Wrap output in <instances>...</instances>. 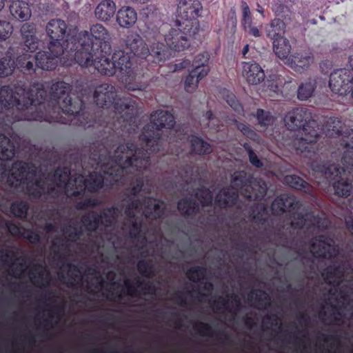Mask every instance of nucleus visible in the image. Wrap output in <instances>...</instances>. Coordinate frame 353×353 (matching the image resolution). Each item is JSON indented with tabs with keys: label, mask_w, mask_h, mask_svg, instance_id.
<instances>
[{
	"label": "nucleus",
	"mask_w": 353,
	"mask_h": 353,
	"mask_svg": "<svg viewBox=\"0 0 353 353\" xmlns=\"http://www.w3.org/2000/svg\"><path fill=\"white\" fill-rule=\"evenodd\" d=\"M284 121L288 130L298 131L299 134L293 141V147L297 153L309 160L319 154L316 141L321 128L308 109H292L286 114Z\"/></svg>",
	"instance_id": "nucleus-11"
},
{
	"label": "nucleus",
	"mask_w": 353,
	"mask_h": 353,
	"mask_svg": "<svg viewBox=\"0 0 353 353\" xmlns=\"http://www.w3.org/2000/svg\"><path fill=\"white\" fill-rule=\"evenodd\" d=\"M241 9L242 12V20L241 24L244 26L252 21L251 17V12L248 3L243 1L241 3Z\"/></svg>",
	"instance_id": "nucleus-48"
},
{
	"label": "nucleus",
	"mask_w": 353,
	"mask_h": 353,
	"mask_svg": "<svg viewBox=\"0 0 353 353\" xmlns=\"http://www.w3.org/2000/svg\"><path fill=\"white\" fill-rule=\"evenodd\" d=\"M163 26L164 24L161 27V30L163 33H161L157 28L154 30L152 34L150 33L149 30L146 31L145 37L150 42H152L149 56L152 57L153 58L152 61L157 63L165 61L168 57V51L163 43L154 42L155 41H159L162 37H163L165 41L164 35L168 32L170 27L167 30H163Z\"/></svg>",
	"instance_id": "nucleus-21"
},
{
	"label": "nucleus",
	"mask_w": 353,
	"mask_h": 353,
	"mask_svg": "<svg viewBox=\"0 0 353 353\" xmlns=\"http://www.w3.org/2000/svg\"><path fill=\"white\" fill-rule=\"evenodd\" d=\"M13 97V90L10 86L4 85L0 88V172L8 175L10 184H17L20 190H28L26 181L27 179H19V176H23L27 171L26 174L31 177L36 170L35 168L28 171V165L23 161L10 164V160L15 154V145L10 138L17 141L13 128H10V123L13 122L10 119V114L14 113L10 109Z\"/></svg>",
	"instance_id": "nucleus-6"
},
{
	"label": "nucleus",
	"mask_w": 353,
	"mask_h": 353,
	"mask_svg": "<svg viewBox=\"0 0 353 353\" xmlns=\"http://www.w3.org/2000/svg\"><path fill=\"white\" fill-rule=\"evenodd\" d=\"M314 59L312 56L303 53H296L292 56L290 63L292 68L297 72H301L307 68L313 62Z\"/></svg>",
	"instance_id": "nucleus-33"
},
{
	"label": "nucleus",
	"mask_w": 353,
	"mask_h": 353,
	"mask_svg": "<svg viewBox=\"0 0 353 353\" xmlns=\"http://www.w3.org/2000/svg\"><path fill=\"white\" fill-rule=\"evenodd\" d=\"M226 101L228 105L236 112H240L242 109L241 105L236 97L232 94H228L227 95Z\"/></svg>",
	"instance_id": "nucleus-50"
},
{
	"label": "nucleus",
	"mask_w": 353,
	"mask_h": 353,
	"mask_svg": "<svg viewBox=\"0 0 353 353\" xmlns=\"http://www.w3.org/2000/svg\"><path fill=\"white\" fill-rule=\"evenodd\" d=\"M326 135L329 137H343V143L345 150L353 148V129L346 128L342 121L336 117H330L325 121Z\"/></svg>",
	"instance_id": "nucleus-19"
},
{
	"label": "nucleus",
	"mask_w": 353,
	"mask_h": 353,
	"mask_svg": "<svg viewBox=\"0 0 353 353\" xmlns=\"http://www.w3.org/2000/svg\"><path fill=\"white\" fill-rule=\"evenodd\" d=\"M303 283L301 282L293 287V292L295 294L302 293L303 292Z\"/></svg>",
	"instance_id": "nucleus-59"
},
{
	"label": "nucleus",
	"mask_w": 353,
	"mask_h": 353,
	"mask_svg": "<svg viewBox=\"0 0 353 353\" xmlns=\"http://www.w3.org/2000/svg\"><path fill=\"white\" fill-rule=\"evenodd\" d=\"M243 28L245 32L250 36H253L254 37H259L261 36L259 28L256 26H253L252 21L243 26Z\"/></svg>",
	"instance_id": "nucleus-52"
},
{
	"label": "nucleus",
	"mask_w": 353,
	"mask_h": 353,
	"mask_svg": "<svg viewBox=\"0 0 353 353\" xmlns=\"http://www.w3.org/2000/svg\"><path fill=\"white\" fill-rule=\"evenodd\" d=\"M35 24L26 23L21 28V33L23 39V50L34 52L39 46V40L36 36Z\"/></svg>",
	"instance_id": "nucleus-24"
},
{
	"label": "nucleus",
	"mask_w": 353,
	"mask_h": 353,
	"mask_svg": "<svg viewBox=\"0 0 353 353\" xmlns=\"http://www.w3.org/2000/svg\"><path fill=\"white\" fill-rule=\"evenodd\" d=\"M209 61V54L208 52H203L198 54L192 62L194 70L201 72L204 69H207V74L209 72V67L208 65Z\"/></svg>",
	"instance_id": "nucleus-41"
},
{
	"label": "nucleus",
	"mask_w": 353,
	"mask_h": 353,
	"mask_svg": "<svg viewBox=\"0 0 353 353\" xmlns=\"http://www.w3.org/2000/svg\"><path fill=\"white\" fill-rule=\"evenodd\" d=\"M256 117L261 126H268L274 122V117L271 113L262 109L257 110Z\"/></svg>",
	"instance_id": "nucleus-45"
},
{
	"label": "nucleus",
	"mask_w": 353,
	"mask_h": 353,
	"mask_svg": "<svg viewBox=\"0 0 353 353\" xmlns=\"http://www.w3.org/2000/svg\"><path fill=\"white\" fill-rule=\"evenodd\" d=\"M120 347L115 343L105 342L101 347L90 346V353H120Z\"/></svg>",
	"instance_id": "nucleus-42"
},
{
	"label": "nucleus",
	"mask_w": 353,
	"mask_h": 353,
	"mask_svg": "<svg viewBox=\"0 0 353 353\" xmlns=\"http://www.w3.org/2000/svg\"><path fill=\"white\" fill-rule=\"evenodd\" d=\"M352 81L351 71L346 68H341L331 73L329 86L333 92L344 95L350 92Z\"/></svg>",
	"instance_id": "nucleus-20"
},
{
	"label": "nucleus",
	"mask_w": 353,
	"mask_h": 353,
	"mask_svg": "<svg viewBox=\"0 0 353 353\" xmlns=\"http://www.w3.org/2000/svg\"><path fill=\"white\" fill-rule=\"evenodd\" d=\"M284 183L290 187L303 192L310 190V185L302 178L296 175H287L284 178Z\"/></svg>",
	"instance_id": "nucleus-38"
},
{
	"label": "nucleus",
	"mask_w": 353,
	"mask_h": 353,
	"mask_svg": "<svg viewBox=\"0 0 353 353\" xmlns=\"http://www.w3.org/2000/svg\"><path fill=\"white\" fill-rule=\"evenodd\" d=\"M348 63L353 70V54L350 55L348 58Z\"/></svg>",
	"instance_id": "nucleus-64"
},
{
	"label": "nucleus",
	"mask_w": 353,
	"mask_h": 353,
	"mask_svg": "<svg viewBox=\"0 0 353 353\" xmlns=\"http://www.w3.org/2000/svg\"><path fill=\"white\" fill-rule=\"evenodd\" d=\"M104 52L99 53L75 52L74 59L81 66L92 67L94 71L107 75H114L119 72V79L128 90H141L139 83L141 78V72L138 67L133 64L130 55L123 50L115 52L112 61L106 57Z\"/></svg>",
	"instance_id": "nucleus-7"
},
{
	"label": "nucleus",
	"mask_w": 353,
	"mask_h": 353,
	"mask_svg": "<svg viewBox=\"0 0 353 353\" xmlns=\"http://www.w3.org/2000/svg\"><path fill=\"white\" fill-rule=\"evenodd\" d=\"M172 233L174 223L165 216L164 202L149 198L147 203L133 200L107 208L101 214L90 211L82 216L85 235L79 246L82 260L61 263L59 274L65 287L74 291L72 301L85 304L102 297L126 307L140 304L157 295L162 279H152L157 270L154 259L172 263L170 249L174 241L163 237Z\"/></svg>",
	"instance_id": "nucleus-1"
},
{
	"label": "nucleus",
	"mask_w": 353,
	"mask_h": 353,
	"mask_svg": "<svg viewBox=\"0 0 353 353\" xmlns=\"http://www.w3.org/2000/svg\"><path fill=\"white\" fill-rule=\"evenodd\" d=\"M225 242H226V237H224L222 239V241L220 243V247L223 246L225 244ZM214 249L219 252V253L217 254V256H216L215 259L216 260V262L219 264V265H221L222 263L224 262V259H225V257L226 255V251H225L221 248L215 247Z\"/></svg>",
	"instance_id": "nucleus-51"
},
{
	"label": "nucleus",
	"mask_w": 353,
	"mask_h": 353,
	"mask_svg": "<svg viewBox=\"0 0 353 353\" xmlns=\"http://www.w3.org/2000/svg\"><path fill=\"white\" fill-rule=\"evenodd\" d=\"M10 14L19 21H28L31 17V10L28 4L23 1H13L10 6Z\"/></svg>",
	"instance_id": "nucleus-30"
},
{
	"label": "nucleus",
	"mask_w": 353,
	"mask_h": 353,
	"mask_svg": "<svg viewBox=\"0 0 353 353\" xmlns=\"http://www.w3.org/2000/svg\"><path fill=\"white\" fill-rule=\"evenodd\" d=\"M324 227L325 226L323 223L321 224V218L319 216L309 212V239Z\"/></svg>",
	"instance_id": "nucleus-43"
},
{
	"label": "nucleus",
	"mask_w": 353,
	"mask_h": 353,
	"mask_svg": "<svg viewBox=\"0 0 353 353\" xmlns=\"http://www.w3.org/2000/svg\"><path fill=\"white\" fill-rule=\"evenodd\" d=\"M285 30V24L280 19H273L265 26L266 36L273 41L281 38H285L283 34Z\"/></svg>",
	"instance_id": "nucleus-31"
},
{
	"label": "nucleus",
	"mask_w": 353,
	"mask_h": 353,
	"mask_svg": "<svg viewBox=\"0 0 353 353\" xmlns=\"http://www.w3.org/2000/svg\"><path fill=\"white\" fill-rule=\"evenodd\" d=\"M249 51H250V46L248 44H246L242 50V55H243V58L247 59V58H249L250 57H251L250 54L248 56H247Z\"/></svg>",
	"instance_id": "nucleus-60"
},
{
	"label": "nucleus",
	"mask_w": 353,
	"mask_h": 353,
	"mask_svg": "<svg viewBox=\"0 0 353 353\" xmlns=\"http://www.w3.org/2000/svg\"><path fill=\"white\" fill-rule=\"evenodd\" d=\"M242 320L249 330L253 329L257 324L255 315L252 312L247 313Z\"/></svg>",
	"instance_id": "nucleus-49"
},
{
	"label": "nucleus",
	"mask_w": 353,
	"mask_h": 353,
	"mask_svg": "<svg viewBox=\"0 0 353 353\" xmlns=\"http://www.w3.org/2000/svg\"><path fill=\"white\" fill-rule=\"evenodd\" d=\"M194 327L202 337L212 338L214 335V329L210 323L200 322L195 324Z\"/></svg>",
	"instance_id": "nucleus-44"
},
{
	"label": "nucleus",
	"mask_w": 353,
	"mask_h": 353,
	"mask_svg": "<svg viewBox=\"0 0 353 353\" xmlns=\"http://www.w3.org/2000/svg\"><path fill=\"white\" fill-rule=\"evenodd\" d=\"M192 170L190 166L185 170L177 172L174 175V179L167 181L165 183V189L172 194L177 192H186L190 197H186L179 201L178 210L182 214L187 217H193L201 213V210L205 211L208 208L209 216H214L215 212L212 209L213 194L212 192L204 186H200L196 189L192 185Z\"/></svg>",
	"instance_id": "nucleus-9"
},
{
	"label": "nucleus",
	"mask_w": 353,
	"mask_h": 353,
	"mask_svg": "<svg viewBox=\"0 0 353 353\" xmlns=\"http://www.w3.org/2000/svg\"><path fill=\"white\" fill-rule=\"evenodd\" d=\"M191 61L188 59H185L179 63H176L174 65V70H180L186 68L190 65Z\"/></svg>",
	"instance_id": "nucleus-57"
},
{
	"label": "nucleus",
	"mask_w": 353,
	"mask_h": 353,
	"mask_svg": "<svg viewBox=\"0 0 353 353\" xmlns=\"http://www.w3.org/2000/svg\"><path fill=\"white\" fill-rule=\"evenodd\" d=\"M40 51L34 57L36 66L46 70L54 69L57 63V58L61 54L55 55L53 50Z\"/></svg>",
	"instance_id": "nucleus-27"
},
{
	"label": "nucleus",
	"mask_w": 353,
	"mask_h": 353,
	"mask_svg": "<svg viewBox=\"0 0 353 353\" xmlns=\"http://www.w3.org/2000/svg\"><path fill=\"white\" fill-rule=\"evenodd\" d=\"M207 75V69H204L201 72L192 70L188 76H187L185 81V88L188 92H192L194 90L199 81Z\"/></svg>",
	"instance_id": "nucleus-34"
},
{
	"label": "nucleus",
	"mask_w": 353,
	"mask_h": 353,
	"mask_svg": "<svg viewBox=\"0 0 353 353\" xmlns=\"http://www.w3.org/2000/svg\"><path fill=\"white\" fill-rule=\"evenodd\" d=\"M14 69V61L10 57L0 59V78L11 74Z\"/></svg>",
	"instance_id": "nucleus-40"
},
{
	"label": "nucleus",
	"mask_w": 353,
	"mask_h": 353,
	"mask_svg": "<svg viewBox=\"0 0 353 353\" xmlns=\"http://www.w3.org/2000/svg\"><path fill=\"white\" fill-rule=\"evenodd\" d=\"M237 127H238V129L241 132H242V133L244 135H245L247 137H248L250 139H254L255 137H256V134L246 125L240 123L237 125Z\"/></svg>",
	"instance_id": "nucleus-54"
},
{
	"label": "nucleus",
	"mask_w": 353,
	"mask_h": 353,
	"mask_svg": "<svg viewBox=\"0 0 353 353\" xmlns=\"http://www.w3.org/2000/svg\"><path fill=\"white\" fill-rule=\"evenodd\" d=\"M13 259L14 261L11 262L9 266V275L16 279H21L28 272L30 281L35 287L46 288L50 285L52 282L51 274L44 263H36L30 267L26 256H19L17 254V256L14 257Z\"/></svg>",
	"instance_id": "nucleus-16"
},
{
	"label": "nucleus",
	"mask_w": 353,
	"mask_h": 353,
	"mask_svg": "<svg viewBox=\"0 0 353 353\" xmlns=\"http://www.w3.org/2000/svg\"><path fill=\"white\" fill-rule=\"evenodd\" d=\"M30 53L26 52L19 56L16 63L14 62V68L17 67L21 72L27 74H30L35 71L34 58Z\"/></svg>",
	"instance_id": "nucleus-32"
},
{
	"label": "nucleus",
	"mask_w": 353,
	"mask_h": 353,
	"mask_svg": "<svg viewBox=\"0 0 353 353\" xmlns=\"http://www.w3.org/2000/svg\"><path fill=\"white\" fill-rule=\"evenodd\" d=\"M67 25L63 20L60 19H51L46 25V31L47 35L52 39L48 45V49L53 50L55 55L65 54L66 58L74 57L75 50H70L73 40L76 36L68 38L66 41L61 43L66 34Z\"/></svg>",
	"instance_id": "nucleus-17"
},
{
	"label": "nucleus",
	"mask_w": 353,
	"mask_h": 353,
	"mask_svg": "<svg viewBox=\"0 0 353 353\" xmlns=\"http://www.w3.org/2000/svg\"><path fill=\"white\" fill-rule=\"evenodd\" d=\"M256 6H257V8L256 9V11L257 12H259V14H261V15L262 16L263 18L265 17V15H264V8L263 7H262L261 5H259L258 3H256Z\"/></svg>",
	"instance_id": "nucleus-61"
},
{
	"label": "nucleus",
	"mask_w": 353,
	"mask_h": 353,
	"mask_svg": "<svg viewBox=\"0 0 353 353\" xmlns=\"http://www.w3.org/2000/svg\"><path fill=\"white\" fill-rule=\"evenodd\" d=\"M322 153L310 159L312 169L318 173L323 174L330 182L336 194L347 197L352 190V179L346 176V173L352 174L353 170V148L352 150L344 151L341 163L343 168L322 161Z\"/></svg>",
	"instance_id": "nucleus-14"
},
{
	"label": "nucleus",
	"mask_w": 353,
	"mask_h": 353,
	"mask_svg": "<svg viewBox=\"0 0 353 353\" xmlns=\"http://www.w3.org/2000/svg\"><path fill=\"white\" fill-rule=\"evenodd\" d=\"M256 248H258L261 252H265L268 254V256L271 259H272L274 261L276 262V264H278L279 265H282V263H279V261H276V259H275V253H276L275 248L267 249V250H265V248L263 246H261V245H256Z\"/></svg>",
	"instance_id": "nucleus-55"
},
{
	"label": "nucleus",
	"mask_w": 353,
	"mask_h": 353,
	"mask_svg": "<svg viewBox=\"0 0 353 353\" xmlns=\"http://www.w3.org/2000/svg\"><path fill=\"white\" fill-rule=\"evenodd\" d=\"M206 118L208 119V120L209 121H211L213 119V114L211 111H208L206 112Z\"/></svg>",
	"instance_id": "nucleus-63"
},
{
	"label": "nucleus",
	"mask_w": 353,
	"mask_h": 353,
	"mask_svg": "<svg viewBox=\"0 0 353 353\" xmlns=\"http://www.w3.org/2000/svg\"><path fill=\"white\" fill-rule=\"evenodd\" d=\"M143 14L145 16L147 19H150V17H152L153 16L157 17V11L156 8L154 6H148L146 7V8L143 11Z\"/></svg>",
	"instance_id": "nucleus-56"
},
{
	"label": "nucleus",
	"mask_w": 353,
	"mask_h": 353,
	"mask_svg": "<svg viewBox=\"0 0 353 353\" xmlns=\"http://www.w3.org/2000/svg\"><path fill=\"white\" fill-rule=\"evenodd\" d=\"M150 123L144 126L139 137L141 148L132 142L125 144L94 143L90 147L89 154H71L69 157L71 173L79 190L72 194L97 192L105 186L129 183L130 187L123 194V201H136L147 203L154 188L144 172L150 165V154L164 150L165 140L162 129H169L167 137L172 153L179 156L189 141L183 130L171 129L174 123V116L166 110H157L151 114ZM108 141L107 142H108Z\"/></svg>",
	"instance_id": "nucleus-3"
},
{
	"label": "nucleus",
	"mask_w": 353,
	"mask_h": 353,
	"mask_svg": "<svg viewBox=\"0 0 353 353\" xmlns=\"http://www.w3.org/2000/svg\"><path fill=\"white\" fill-rule=\"evenodd\" d=\"M244 148L248 153L250 162L256 168H261L263 166V163L258 158L257 155L254 152L252 148L248 144H245Z\"/></svg>",
	"instance_id": "nucleus-47"
},
{
	"label": "nucleus",
	"mask_w": 353,
	"mask_h": 353,
	"mask_svg": "<svg viewBox=\"0 0 353 353\" xmlns=\"http://www.w3.org/2000/svg\"><path fill=\"white\" fill-rule=\"evenodd\" d=\"M125 46L130 52L138 58L145 59L149 56L150 49L147 43L137 33L128 35L125 39Z\"/></svg>",
	"instance_id": "nucleus-23"
},
{
	"label": "nucleus",
	"mask_w": 353,
	"mask_h": 353,
	"mask_svg": "<svg viewBox=\"0 0 353 353\" xmlns=\"http://www.w3.org/2000/svg\"><path fill=\"white\" fill-rule=\"evenodd\" d=\"M291 46L286 38H281L273 41V50L277 57L280 59L286 58L290 52Z\"/></svg>",
	"instance_id": "nucleus-39"
},
{
	"label": "nucleus",
	"mask_w": 353,
	"mask_h": 353,
	"mask_svg": "<svg viewBox=\"0 0 353 353\" xmlns=\"http://www.w3.org/2000/svg\"><path fill=\"white\" fill-rule=\"evenodd\" d=\"M2 229L15 236H22L32 244H37L41 241V235L31 229L21 227L10 221L4 219L1 223Z\"/></svg>",
	"instance_id": "nucleus-22"
},
{
	"label": "nucleus",
	"mask_w": 353,
	"mask_h": 353,
	"mask_svg": "<svg viewBox=\"0 0 353 353\" xmlns=\"http://www.w3.org/2000/svg\"><path fill=\"white\" fill-rule=\"evenodd\" d=\"M12 26L10 22L6 20H0V41H5L12 33Z\"/></svg>",
	"instance_id": "nucleus-46"
},
{
	"label": "nucleus",
	"mask_w": 353,
	"mask_h": 353,
	"mask_svg": "<svg viewBox=\"0 0 353 353\" xmlns=\"http://www.w3.org/2000/svg\"><path fill=\"white\" fill-rule=\"evenodd\" d=\"M207 269L202 266L190 268L186 274L190 281L199 284V288H187L185 290H176L171 296V300L182 307L187 308L191 303L188 299L190 296L192 302L202 303L205 299L211 305L214 312L221 316L220 321L228 323L232 327L239 320V314L243 307L239 295L235 293H227L225 296L212 297L214 285L205 279Z\"/></svg>",
	"instance_id": "nucleus-5"
},
{
	"label": "nucleus",
	"mask_w": 353,
	"mask_h": 353,
	"mask_svg": "<svg viewBox=\"0 0 353 353\" xmlns=\"http://www.w3.org/2000/svg\"><path fill=\"white\" fill-rule=\"evenodd\" d=\"M341 338L336 333L325 334L319 330L316 335V348L312 350L309 346V350L312 353H353L350 334L345 333L347 343L341 342Z\"/></svg>",
	"instance_id": "nucleus-18"
},
{
	"label": "nucleus",
	"mask_w": 353,
	"mask_h": 353,
	"mask_svg": "<svg viewBox=\"0 0 353 353\" xmlns=\"http://www.w3.org/2000/svg\"><path fill=\"white\" fill-rule=\"evenodd\" d=\"M116 12V4L112 0H103L96 7L94 14L96 18L101 21H110Z\"/></svg>",
	"instance_id": "nucleus-28"
},
{
	"label": "nucleus",
	"mask_w": 353,
	"mask_h": 353,
	"mask_svg": "<svg viewBox=\"0 0 353 353\" xmlns=\"http://www.w3.org/2000/svg\"><path fill=\"white\" fill-rule=\"evenodd\" d=\"M179 2L180 16L170 23H165L163 30L168 32L164 35L168 46L174 51H182L189 47V37L195 36L200 31L196 18L200 17L202 5L199 0H176Z\"/></svg>",
	"instance_id": "nucleus-10"
},
{
	"label": "nucleus",
	"mask_w": 353,
	"mask_h": 353,
	"mask_svg": "<svg viewBox=\"0 0 353 353\" xmlns=\"http://www.w3.org/2000/svg\"><path fill=\"white\" fill-rule=\"evenodd\" d=\"M48 287L46 288H41V290H46L45 292L41 294L37 301L46 305L50 308L49 310V317L50 319H53L55 316V312L51 307V303L54 301V299L57 296V292L55 290H49Z\"/></svg>",
	"instance_id": "nucleus-35"
},
{
	"label": "nucleus",
	"mask_w": 353,
	"mask_h": 353,
	"mask_svg": "<svg viewBox=\"0 0 353 353\" xmlns=\"http://www.w3.org/2000/svg\"><path fill=\"white\" fill-rule=\"evenodd\" d=\"M116 97V89L112 84L104 83L95 88L94 100L97 105L103 108L113 106L116 111L114 114L117 115V120L114 121L113 131L117 134H120V131L130 134L137 128L135 124L137 103L123 101L119 107V103L114 104Z\"/></svg>",
	"instance_id": "nucleus-12"
},
{
	"label": "nucleus",
	"mask_w": 353,
	"mask_h": 353,
	"mask_svg": "<svg viewBox=\"0 0 353 353\" xmlns=\"http://www.w3.org/2000/svg\"><path fill=\"white\" fill-rule=\"evenodd\" d=\"M246 246L245 245H243L241 248V252H234L232 253L233 259L231 260V263L236 266L237 268V265L239 261H241L244 257V252H245Z\"/></svg>",
	"instance_id": "nucleus-53"
},
{
	"label": "nucleus",
	"mask_w": 353,
	"mask_h": 353,
	"mask_svg": "<svg viewBox=\"0 0 353 353\" xmlns=\"http://www.w3.org/2000/svg\"><path fill=\"white\" fill-rule=\"evenodd\" d=\"M70 91L68 83L58 81L52 84L50 99L46 102L47 92L41 83L34 82L28 90L22 87L16 88L10 105V109L14 113L10 114V119L13 121L10 128H12L16 121L23 120L50 121L54 119L56 121L63 122L58 117L61 113L73 116L74 119L77 118V122L72 119L70 122L85 126L87 123L80 120L83 101L79 98L72 100Z\"/></svg>",
	"instance_id": "nucleus-4"
},
{
	"label": "nucleus",
	"mask_w": 353,
	"mask_h": 353,
	"mask_svg": "<svg viewBox=\"0 0 353 353\" xmlns=\"http://www.w3.org/2000/svg\"><path fill=\"white\" fill-rule=\"evenodd\" d=\"M316 88V81L309 79L301 83L297 91V97L299 99L303 101L307 100L312 97Z\"/></svg>",
	"instance_id": "nucleus-37"
},
{
	"label": "nucleus",
	"mask_w": 353,
	"mask_h": 353,
	"mask_svg": "<svg viewBox=\"0 0 353 353\" xmlns=\"http://www.w3.org/2000/svg\"><path fill=\"white\" fill-rule=\"evenodd\" d=\"M242 74L247 81L253 85L261 83L265 79L263 70L255 62H243Z\"/></svg>",
	"instance_id": "nucleus-26"
},
{
	"label": "nucleus",
	"mask_w": 353,
	"mask_h": 353,
	"mask_svg": "<svg viewBox=\"0 0 353 353\" xmlns=\"http://www.w3.org/2000/svg\"><path fill=\"white\" fill-rule=\"evenodd\" d=\"M305 301H301L299 297H296L295 299H294V303L298 305H303V304H305Z\"/></svg>",
	"instance_id": "nucleus-62"
},
{
	"label": "nucleus",
	"mask_w": 353,
	"mask_h": 353,
	"mask_svg": "<svg viewBox=\"0 0 353 353\" xmlns=\"http://www.w3.org/2000/svg\"><path fill=\"white\" fill-rule=\"evenodd\" d=\"M111 35L109 31L100 23L90 26V32L81 31L73 40L70 50L75 52L108 54L111 51Z\"/></svg>",
	"instance_id": "nucleus-15"
},
{
	"label": "nucleus",
	"mask_w": 353,
	"mask_h": 353,
	"mask_svg": "<svg viewBox=\"0 0 353 353\" xmlns=\"http://www.w3.org/2000/svg\"><path fill=\"white\" fill-rule=\"evenodd\" d=\"M28 171L33 167L36 170L32 176L26 174L19 176V179H27L28 190H19L17 184L11 185L8 181V175L2 174V179L6 181L8 185L17 192L28 194L34 199L50 200L57 204L46 212L41 210L29 216L28 204L26 201H15L10 205L7 196L0 193V211L14 216L26 219L32 226L46 232L47 240L51 233H56L52 239L49 261L51 266L58 269L57 276L61 270V263H71L70 258L74 255H80L79 246L82 244L85 235V228L82 221L71 219V211L74 207L77 210H83L88 207H94L100 204L97 198H92L86 190L79 194H72L79 190L74 182V176L71 169L68 166L58 167L54 173H49L46 176H38V168L34 164L26 163ZM3 219L0 217V242L5 247L0 248V260L4 263H10L20 252V248L10 241L8 231H3L1 223Z\"/></svg>",
	"instance_id": "nucleus-2"
},
{
	"label": "nucleus",
	"mask_w": 353,
	"mask_h": 353,
	"mask_svg": "<svg viewBox=\"0 0 353 353\" xmlns=\"http://www.w3.org/2000/svg\"><path fill=\"white\" fill-rule=\"evenodd\" d=\"M216 340L219 344L223 345H225L226 341L228 340L227 333L223 332V336H219L216 337Z\"/></svg>",
	"instance_id": "nucleus-58"
},
{
	"label": "nucleus",
	"mask_w": 353,
	"mask_h": 353,
	"mask_svg": "<svg viewBox=\"0 0 353 353\" xmlns=\"http://www.w3.org/2000/svg\"><path fill=\"white\" fill-rule=\"evenodd\" d=\"M190 142L193 152L197 154L203 155L212 152L210 145L199 137L192 136Z\"/></svg>",
	"instance_id": "nucleus-36"
},
{
	"label": "nucleus",
	"mask_w": 353,
	"mask_h": 353,
	"mask_svg": "<svg viewBox=\"0 0 353 353\" xmlns=\"http://www.w3.org/2000/svg\"><path fill=\"white\" fill-rule=\"evenodd\" d=\"M248 303L254 307L266 311L271 306V298L264 290L252 289L248 295Z\"/></svg>",
	"instance_id": "nucleus-25"
},
{
	"label": "nucleus",
	"mask_w": 353,
	"mask_h": 353,
	"mask_svg": "<svg viewBox=\"0 0 353 353\" xmlns=\"http://www.w3.org/2000/svg\"><path fill=\"white\" fill-rule=\"evenodd\" d=\"M300 328L293 323L294 331L286 328L283 330V324L277 313L266 314L262 320V327L265 331H271L268 341H278V351L281 353H312L309 350L310 339L307 327L311 318L306 312L299 311L296 314Z\"/></svg>",
	"instance_id": "nucleus-8"
},
{
	"label": "nucleus",
	"mask_w": 353,
	"mask_h": 353,
	"mask_svg": "<svg viewBox=\"0 0 353 353\" xmlns=\"http://www.w3.org/2000/svg\"><path fill=\"white\" fill-rule=\"evenodd\" d=\"M137 20V14L131 7H123L117 12V22L122 28L132 26Z\"/></svg>",
	"instance_id": "nucleus-29"
},
{
	"label": "nucleus",
	"mask_w": 353,
	"mask_h": 353,
	"mask_svg": "<svg viewBox=\"0 0 353 353\" xmlns=\"http://www.w3.org/2000/svg\"><path fill=\"white\" fill-rule=\"evenodd\" d=\"M267 189L262 179L253 178L245 171L236 172L231 177V187L222 189L216 196L214 203L221 208L230 206L237 200L239 193L250 200H261Z\"/></svg>",
	"instance_id": "nucleus-13"
}]
</instances>
